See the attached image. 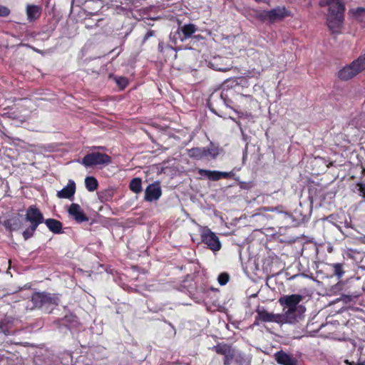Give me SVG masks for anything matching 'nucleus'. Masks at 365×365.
<instances>
[{"label": "nucleus", "instance_id": "f8f14e48", "mask_svg": "<svg viewBox=\"0 0 365 365\" xmlns=\"http://www.w3.org/2000/svg\"><path fill=\"white\" fill-rule=\"evenodd\" d=\"M162 195V190L159 182H154L147 186L145 190L144 200L147 202L158 200Z\"/></svg>", "mask_w": 365, "mask_h": 365}, {"label": "nucleus", "instance_id": "c9c22d12", "mask_svg": "<svg viewBox=\"0 0 365 365\" xmlns=\"http://www.w3.org/2000/svg\"><path fill=\"white\" fill-rule=\"evenodd\" d=\"M155 36V31L149 30L144 36L143 43H144L149 38Z\"/></svg>", "mask_w": 365, "mask_h": 365}, {"label": "nucleus", "instance_id": "20e7f679", "mask_svg": "<svg viewBox=\"0 0 365 365\" xmlns=\"http://www.w3.org/2000/svg\"><path fill=\"white\" fill-rule=\"evenodd\" d=\"M25 220L30 222L29 226L22 232L24 239L27 240L34 235L38 225L44 222V217L36 205H33L27 208Z\"/></svg>", "mask_w": 365, "mask_h": 365}, {"label": "nucleus", "instance_id": "bb28decb", "mask_svg": "<svg viewBox=\"0 0 365 365\" xmlns=\"http://www.w3.org/2000/svg\"><path fill=\"white\" fill-rule=\"evenodd\" d=\"M349 12L351 13L353 16L359 21H362L365 17V9L363 7L351 9Z\"/></svg>", "mask_w": 365, "mask_h": 365}, {"label": "nucleus", "instance_id": "6ab92c4d", "mask_svg": "<svg viewBox=\"0 0 365 365\" xmlns=\"http://www.w3.org/2000/svg\"><path fill=\"white\" fill-rule=\"evenodd\" d=\"M197 30V26L193 24H187L181 26L179 29L178 31L180 36H181V34L182 35V36L181 37V41H184L185 39L190 38Z\"/></svg>", "mask_w": 365, "mask_h": 365}, {"label": "nucleus", "instance_id": "6e6552de", "mask_svg": "<svg viewBox=\"0 0 365 365\" xmlns=\"http://www.w3.org/2000/svg\"><path fill=\"white\" fill-rule=\"evenodd\" d=\"M212 351H215L219 355L224 356L223 364L230 365L235 356V349L231 345L219 342L215 346L210 348Z\"/></svg>", "mask_w": 365, "mask_h": 365}, {"label": "nucleus", "instance_id": "9d476101", "mask_svg": "<svg viewBox=\"0 0 365 365\" xmlns=\"http://www.w3.org/2000/svg\"><path fill=\"white\" fill-rule=\"evenodd\" d=\"M254 326L259 325L260 322H281L282 316L268 312L264 307H258L256 309Z\"/></svg>", "mask_w": 365, "mask_h": 365}, {"label": "nucleus", "instance_id": "e433bc0d", "mask_svg": "<svg viewBox=\"0 0 365 365\" xmlns=\"http://www.w3.org/2000/svg\"><path fill=\"white\" fill-rule=\"evenodd\" d=\"M0 329L5 335L9 334V331L8 330L7 328H6V325L3 322H1L0 324Z\"/></svg>", "mask_w": 365, "mask_h": 365}, {"label": "nucleus", "instance_id": "ea45409f", "mask_svg": "<svg viewBox=\"0 0 365 365\" xmlns=\"http://www.w3.org/2000/svg\"><path fill=\"white\" fill-rule=\"evenodd\" d=\"M362 173H363L364 175H365V168H362Z\"/></svg>", "mask_w": 365, "mask_h": 365}, {"label": "nucleus", "instance_id": "4be33fe9", "mask_svg": "<svg viewBox=\"0 0 365 365\" xmlns=\"http://www.w3.org/2000/svg\"><path fill=\"white\" fill-rule=\"evenodd\" d=\"M85 186L88 191L93 192L98 189V182L95 177L88 176L85 178Z\"/></svg>", "mask_w": 365, "mask_h": 365}, {"label": "nucleus", "instance_id": "72a5a7b5", "mask_svg": "<svg viewBox=\"0 0 365 365\" xmlns=\"http://www.w3.org/2000/svg\"><path fill=\"white\" fill-rule=\"evenodd\" d=\"M10 14V10L6 6L0 5V16L6 17Z\"/></svg>", "mask_w": 365, "mask_h": 365}, {"label": "nucleus", "instance_id": "0eeeda50", "mask_svg": "<svg viewBox=\"0 0 365 365\" xmlns=\"http://www.w3.org/2000/svg\"><path fill=\"white\" fill-rule=\"evenodd\" d=\"M59 298L56 294L46 292H35L31 296V302L36 308L46 305H58Z\"/></svg>", "mask_w": 365, "mask_h": 365}, {"label": "nucleus", "instance_id": "a19ab883", "mask_svg": "<svg viewBox=\"0 0 365 365\" xmlns=\"http://www.w3.org/2000/svg\"><path fill=\"white\" fill-rule=\"evenodd\" d=\"M86 26H87V28L92 27L91 25H87Z\"/></svg>", "mask_w": 365, "mask_h": 365}, {"label": "nucleus", "instance_id": "2eb2a0df", "mask_svg": "<svg viewBox=\"0 0 365 365\" xmlns=\"http://www.w3.org/2000/svg\"><path fill=\"white\" fill-rule=\"evenodd\" d=\"M274 359L280 365H299V361L297 358L282 350L274 354Z\"/></svg>", "mask_w": 365, "mask_h": 365}, {"label": "nucleus", "instance_id": "c756f323", "mask_svg": "<svg viewBox=\"0 0 365 365\" xmlns=\"http://www.w3.org/2000/svg\"><path fill=\"white\" fill-rule=\"evenodd\" d=\"M115 83L120 90H123L128 85V81L125 77H118L115 78Z\"/></svg>", "mask_w": 365, "mask_h": 365}, {"label": "nucleus", "instance_id": "37998d69", "mask_svg": "<svg viewBox=\"0 0 365 365\" xmlns=\"http://www.w3.org/2000/svg\"><path fill=\"white\" fill-rule=\"evenodd\" d=\"M33 49H34L35 51L38 52V51L37 49H36V48H34Z\"/></svg>", "mask_w": 365, "mask_h": 365}, {"label": "nucleus", "instance_id": "4c0bfd02", "mask_svg": "<svg viewBox=\"0 0 365 365\" xmlns=\"http://www.w3.org/2000/svg\"><path fill=\"white\" fill-rule=\"evenodd\" d=\"M210 66L214 69V70H216V71H227V68H224L222 67H220V66H218L217 65V66H215L213 63L212 62H210Z\"/></svg>", "mask_w": 365, "mask_h": 365}, {"label": "nucleus", "instance_id": "1a4fd4ad", "mask_svg": "<svg viewBox=\"0 0 365 365\" xmlns=\"http://www.w3.org/2000/svg\"><path fill=\"white\" fill-rule=\"evenodd\" d=\"M201 240L207 245V247L213 252L221 249V243L219 237L209 228H204L200 234Z\"/></svg>", "mask_w": 365, "mask_h": 365}, {"label": "nucleus", "instance_id": "4468645a", "mask_svg": "<svg viewBox=\"0 0 365 365\" xmlns=\"http://www.w3.org/2000/svg\"><path fill=\"white\" fill-rule=\"evenodd\" d=\"M268 21L274 23L277 21H281L285 17L291 16V11H288L284 6H277L268 11Z\"/></svg>", "mask_w": 365, "mask_h": 365}, {"label": "nucleus", "instance_id": "f3484780", "mask_svg": "<svg viewBox=\"0 0 365 365\" xmlns=\"http://www.w3.org/2000/svg\"><path fill=\"white\" fill-rule=\"evenodd\" d=\"M1 116L4 118H8L14 120L18 121L20 124L26 122L27 117L25 115L21 114L19 108H11L8 111L1 114Z\"/></svg>", "mask_w": 365, "mask_h": 365}, {"label": "nucleus", "instance_id": "a878e982", "mask_svg": "<svg viewBox=\"0 0 365 365\" xmlns=\"http://www.w3.org/2000/svg\"><path fill=\"white\" fill-rule=\"evenodd\" d=\"M114 195L113 188H108L98 192V197L101 202L110 201Z\"/></svg>", "mask_w": 365, "mask_h": 365}, {"label": "nucleus", "instance_id": "9b49d317", "mask_svg": "<svg viewBox=\"0 0 365 365\" xmlns=\"http://www.w3.org/2000/svg\"><path fill=\"white\" fill-rule=\"evenodd\" d=\"M198 173L201 177L207 178L208 180L212 181H217L222 178L230 179L234 175L232 172H221L205 169H199Z\"/></svg>", "mask_w": 365, "mask_h": 365}, {"label": "nucleus", "instance_id": "ddd939ff", "mask_svg": "<svg viewBox=\"0 0 365 365\" xmlns=\"http://www.w3.org/2000/svg\"><path fill=\"white\" fill-rule=\"evenodd\" d=\"M68 215L78 223L88 222V217L77 203H72L68 209Z\"/></svg>", "mask_w": 365, "mask_h": 365}, {"label": "nucleus", "instance_id": "dca6fc26", "mask_svg": "<svg viewBox=\"0 0 365 365\" xmlns=\"http://www.w3.org/2000/svg\"><path fill=\"white\" fill-rule=\"evenodd\" d=\"M76 190V182L69 180L67 185L56 193V196L61 199L72 200Z\"/></svg>", "mask_w": 365, "mask_h": 365}, {"label": "nucleus", "instance_id": "f03ea898", "mask_svg": "<svg viewBox=\"0 0 365 365\" xmlns=\"http://www.w3.org/2000/svg\"><path fill=\"white\" fill-rule=\"evenodd\" d=\"M321 6H328L327 23L332 34H339L344 21L345 4L342 0H322Z\"/></svg>", "mask_w": 365, "mask_h": 365}, {"label": "nucleus", "instance_id": "2f4dec72", "mask_svg": "<svg viewBox=\"0 0 365 365\" xmlns=\"http://www.w3.org/2000/svg\"><path fill=\"white\" fill-rule=\"evenodd\" d=\"M230 279V276L227 273L223 272L219 274L217 280L220 285H225Z\"/></svg>", "mask_w": 365, "mask_h": 365}, {"label": "nucleus", "instance_id": "aec40b11", "mask_svg": "<svg viewBox=\"0 0 365 365\" xmlns=\"http://www.w3.org/2000/svg\"><path fill=\"white\" fill-rule=\"evenodd\" d=\"M41 14V8L39 6L29 4L26 6V16L29 21L38 19Z\"/></svg>", "mask_w": 365, "mask_h": 365}, {"label": "nucleus", "instance_id": "7ed1b4c3", "mask_svg": "<svg viewBox=\"0 0 365 365\" xmlns=\"http://www.w3.org/2000/svg\"><path fill=\"white\" fill-rule=\"evenodd\" d=\"M302 300V296L300 294L286 295L280 297L279 302L282 305H285L288 309L284 313V317L289 322H294L297 319V312L302 314L305 311V307L299 305Z\"/></svg>", "mask_w": 365, "mask_h": 365}, {"label": "nucleus", "instance_id": "f257e3e1", "mask_svg": "<svg viewBox=\"0 0 365 365\" xmlns=\"http://www.w3.org/2000/svg\"><path fill=\"white\" fill-rule=\"evenodd\" d=\"M256 102L257 101L250 95H243L236 92L233 88H227L222 89L219 95L212 93L207 103L210 109L215 113H217V108L224 104L240 114L238 109L250 110L247 105Z\"/></svg>", "mask_w": 365, "mask_h": 365}, {"label": "nucleus", "instance_id": "c85d7f7f", "mask_svg": "<svg viewBox=\"0 0 365 365\" xmlns=\"http://www.w3.org/2000/svg\"><path fill=\"white\" fill-rule=\"evenodd\" d=\"M268 11H265V10H263V11H260V10H257V11H255V16L256 17V19H257L259 21H262V22H264L266 21H268Z\"/></svg>", "mask_w": 365, "mask_h": 365}, {"label": "nucleus", "instance_id": "79ce46f5", "mask_svg": "<svg viewBox=\"0 0 365 365\" xmlns=\"http://www.w3.org/2000/svg\"><path fill=\"white\" fill-rule=\"evenodd\" d=\"M257 2H260L262 0H255Z\"/></svg>", "mask_w": 365, "mask_h": 365}, {"label": "nucleus", "instance_id": "cd10ccee", "mask_svg": "<svg viewBox=\"0 0 365 365\" xmlns=\"http://www.w3.org/2000/svg\"><path fill=\"white\" fill-rule=\"evenodd\" d=\"M0 137L2 139L6 138L8 140V143H11V142L14 140H20L19 138H15L9 135L7 130L4 125H2L1 128H0Z\"/></svg>", "mask_w": 365, "mask_h": 365}, {"label": "nucleus", "instance_id": "b1692460", "mask_svg": "<svg viewBox=\"0 0 365 365\" xmlns=\"http://www.w3.org/2000/svg\"><path fill=\"white\" fill-rule=\"evenodd\" d=\"M129 189L134 193L142 192V180L140 178H134L129 183Z\"/></svg>", "mask_w": 365, "mask_h": 365}, {"label": "nucleus", "instance_id": "393cba45", "mask_svg": "<svg viewBox=\"0 0 365 365\" xmlns=\"http://www.w3.org/2000/svg\"><path fill=\"white\" fill-rule=\"evenodd\" d=\"M205 153V158L207 159H215L217 156L219 155V149L218 148L213 145L212 143H210L209 147L204 148Z\"/></svg>", "mask_w": 365, "mask_h": 365}, {"label": "nucleus", "instance_id": "a211bd4d", "mask_svg": "<svg viewBox=\"0 0 365 365\" xmlns=\"http://www.w3.org/2000/svg\"><path fill=\"white\" fill-rule=\"evenodd\" d=\"M337 227L345 237H354L356 231L352 225L351 217H349V220L346 219L344 222H340V225H338Z\"/></svg>", "mask_w": 365, "mask_h": 365}, {"label": "nucleus", "instance_id": "5701e85b", "mask_svg": "<svg viewBox=\"0 0 365 365\" xmlns=\"http://www.w3.org/2000/svg\"><path fill=\"white\" fill-rule=\"evenodd\" d=\"M188 155L190 158L201 160L205 158L204 148H193L189 150Z\"/></svg>", "mask_w": 365, "mask_h": 365}, {"label": "nucleus", "instance_id": "f704fd0d", "mask_svg": "<svg viewBox=\"0 0 365 365\" xmlns=\"http://www.w3.org/2000/svg\"><path fill=\"white\" fill-rule=\"evenodd\" d=\"M158 51L160 52V53H163L164 52V48H166V49H168V50H173V48L171 46H170V45L165 46V44H164V43L163 41H160L158 43Z\"/></svg>", "mask_w": 365, "mask_h": 365}, {"label": "nucleus", "instance_id": "412c9836", "mask_svg": "<svg viewBox=\"0 0 365 365\" xmlns=\"http://www.w3.org/2000/svg\"><path fill=\"white\" fill-rule=\"evenodd\" d=\"M43 222L46 224L51 232L55 234H59L62 232V223L60 221L56 219L48 218L44 220Z\"/></svg>", "mask_w": 365, "mask_h": 365}, {"label": "nucleus", "instance_id": "58836bf2", "mask_svg": "<svg viewBox=\"0 0 365 365\" xmlns=\"http://www.w3.org/2000/svg\"><path fill=\"white\" fill-rule=\"evenodd\" d=\"M93 149L103 150H104L106 149V148H105V147H103V146L93 147Z\"/></svg>", "mask_w": 365, "mask_h": 365}, {"label": "nucleus", "instance_id": "7c9ffc66", "mask_svg": "<svg viewBox=\"0 0 365 365\" xmlns=\"http://www.w3.org/2000/svg\"><path fill=\"white\" fill-rule=\"evenodd\" d=\"M334 268V273L336 276L338 277V278H341L344 274V272L343 270L342 264L340 263H336L333 264Z\"/></svg>", "mask_w": 365, "mask_h": 365}, {"label": "nucleus", "instance_id": "473e14b6", "mask_svg": "<svg viewBox=\"0 0 365 365\" xmlns=\"http://www.w3.org/2000/svg\"><path fill=\"white\" fill-rule=\"evenodd\" d=\"M356 187H358V191L359 192V195L363 198V201L365 202V183L358 182V183H356Z\"/></svg>", "mask_w": 365, "mask_h": 365}, {"label": "nucleus", "instance_id": "423d86ee", "mask_svg": "<svg viewBox=\"0 0 365 365\" xmlns=\"http://www.w3.org/2000/svg\"><path fill=\"white\" fill-rule=\"evenodd\" d=\"M111 157L106 153L92 152L86 154L81 160V164L86 168L96 165H108L111 163Z\"/></svg>", "mask_w": 365, "mask_h": 365}, {"label": "nucleus", "instance_id": "39448f33", "mask_svg": "<svg viewBox=\"0 0 365 365\" xmlns=\"http://www.w3.org/2000/svg\"><path fill=\"white\" fill-rule=\"evenodd\" d=\"M365 70V53L360 55L350 64L344 66L338 71V78L347 81Z\"/></svg>", "mask_w": 365, "mask_h": 365}]
</instances>
